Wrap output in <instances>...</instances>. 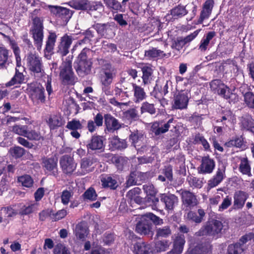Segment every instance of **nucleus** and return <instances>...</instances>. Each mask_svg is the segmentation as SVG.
<instances>
[{
  "mask_svg": "<svg viewBox=\"0 0 254 254\" xmlns=\"http://www.w3.org/2000/svg\"><path fill=\"white\" fill-rule=\"evenodd\" d=\"M111 160L118 170H122L127 166L128 159L127 157L114 155L112 157Z\"/></svg>",
  "mask_w": 254,
  "mask_h": 254,
  "instance_id": "c85d7f7f",
  "label": "nucleus"
},
{
  "mask_svg": "<svg viewBox=\"0 0 254 254\" xmlns=\"http://www.w3.org/2000/svg\"><path fill=\"white\" fill-rule=\"evenodd\" d=\"M222 95L228 100L230 103H235L238 101V95L235 93H230L227 89L226 90V92Z\"/></svg>",
  "mask_w": 254,
  "mask_h": 254,
  "instance_id": "338daca9",
  "label": "nucleus"
},
{
  "mask_svg": "<svg viewBox=\"0 0 254 254\" xmlns=\"http://www.w3.org/2000/svg\"><path fill=\"white\" fill-rule=\"evenodd\" d=\"M57 35L54 32H50L46 41L45 50L48 53L51 52L54 48L56 41Z\"/></svg>",
  "mask_w": 254,
  "mask_h": 254,
  "instance_id": "ea45409f",
  "label": "nucleus"
},
{
  "mask_svg": "<svg viewBox=\"0 0 254 254\" xmlns=\"http://www.w3.org/2000/svg\"><path fill=\"white\" fill-rule=\"evenodd\" d=\"M93 28L102 37L109 38L114 35L113 27L109 23H97L93 26Z\"/></svg>",
  "mask_w": 254,
  "mask_h": 254,
  "instance_id": "4468645a",
  "label": "nucleus"
},
{
  "mask_svg": "<svg viewBox=\"0 0 254 254\" xmlns=\"http://www.w3.org/2000/svg\"><path fill=\"white\" fill-rule=\"evenodd\" d=\"M72 56H68L60 66V76L65 84H69L73 81V72L72 69Z\"/></svg>",
  "mask_w": 254,
  "mask_h": 254,
  "instance_id": "39448f33",
  "label": "nucleus"
},
{
  "mask_svg": "<svg viewBox=\"0 0 254 254\" xmlns=\"http://www.w3.org/2000/svg\"><path fill=\"white\" fill-rule=\"evenodd\" d=\"M143 189L147 195L154 196L157 193V190L155 189L153 185L150 183L143 185Z\"/></svg>",
  "mask_w": 254,
  "mask_h": 254,
  "instance_id": "e2e57ef3",
  "label": "nucleus"
},
{
  "mask_svg": "<svg viewBox=\"0 0 254 254\" xmlns=\"http://www.w3.org/2000/svg\"><path fill=\"white\" fill-rule=\"evenodd\" d=\"M134 251L136 254H151V245L144 242L136 243L134 246Z\"/></svg>",
  "mask_w": 254,
  "mask_h": 254,
  "instance_id": "5701e85b",
  "label": "nucleus"
},
{
  "mask_svg": "<svg viewBox=\"0 0 254 254\" xmlns=\"http://www.w3.org/2000/svg\"><path fill=\"white\" fill-rule=\"evenodd\" d=\"M215 35L216 33L214 31L209 32L201 40L198 49L201 52H205L207 49L210 41L212 40Z\"/></svg>",
  "mask_w": 254,
  "mask_h": 254,
  "instance_id": "2f4dec72",
  "label": "nucleus"
},
{
  "mask_svg": "<svg viewBox=\"0 0 254 254\" xmlns=\"http://www.w3.org/2000/svg\"><path fill=\"white\" fill-rule=\"evenodd\" d=\"M89 52V49L84 48L74 63V67L77 74L80 76H84L89 74L91 71L92 63L87 57V53Z\"/></svg>",
  "mask_w": 254,
  "mask_h": 254,
  "instance_id": "f03ea898",
  "label": "nucleus"
},
{
  "mask_svg": "<svg viewBox=\"0 0 254 254\" xmlns=\"http://www.w3.org/2000/svg\"><path fill=\"white\" fill-rule=\"evenodd\" d=\"M187 180L190 186L191 187L200 189L202 187V180L196 177L190 176L188 177Z\"/></svg>",
  "mask_w": 254,
  "mask_h": 254,
  "instance_id": "864d4df0",
  "label": "nucleus"
},
{
  "mask_svg": "<svg viewBox=\"0 0 254 254\" xmlns=\"http://www.w3.org/2000/svg\"><path fill=\"white\" fill-rule=\"evenodd\" d=\"M29 94L32 101L37 104H43L46 101L45 89L40 84L32 86L29 89Z\"/></svg>",
  "mask_w": 254,
  "mask_h": 254,
  "instance_id": "6e6552de",
  "label": "nucleus"
},
{
  "mask_svg": "<svg viewBox=\"0 0 254 254\" xmlns=\"http://www.w3.org/2000/svg\"><path fill=\"white\" fill-rule=\"evenodd\" d=\"M198 215L193 211H190L188 213L187 218L190 221L200 223L202 222L203 218L205 215V212L203 209H199L197 211Z\"/></svg>",
  "mask_w": 254,
  "mask_h": 254,
  "instance_id": "cd10ccee",
  "label": "nucleus"
},
{
  "mask_svg": "<svg viewBox=\"0 0 254 254\" xmlns=\"http://www.w3.org/2000/svg\"><path fill=\"white\" fill-rule=\"evenodd\" d=\"M104 121L107 129L110 132H114L121 127V125L118 120L110 114L104 115Z\"/></svg>",
  "mask_w": 254,
  "mask_h": 254,
  "instance_id": "a211bd4d",
  "label": "nucleus"
},
{
  "mask_svg": "<svg viewBox=\"0 0 254 254\" xmlns=\"http://www.w3.org/2000/svg\"><path fill=\"white\" fill-rule=\"evenodd\" d=\"M10 152L15 158H20L25 153V150L20 146H14L10 148Z\"/></svg>",
  "mask_w": 254,
  "mask_h": 254,
  "instance_id": "bf43d9fd",
  "label": "nucleus"
},
{
  "mask_svg": "<svg viewBox=\"0 0 254 254\" xmlns=\"http://www.w3.org/2000/svg\"><path fill=\"white\" fill-rule=\"evenodd\" d=\"M215 166L213 159L209 157H203L201 160V163L198 168L199 173L205 174L211 173Z\"/></svg>",
  "mask_w": 254,
  "mask_h": 254,
  "instance_id": "f8f14e48",
  "label": "nucleus"
},
{
  "mask_svg": "<svg viewBox=\"0 0 254 254\" xmlns=\"http://www.w3.org/2000/svg\"><path fill=\"white\" fill-rule=\"evenodd\" d=\"M135 84L129 82L126 80L125 78L122 79L120 82L117 83V85H120L123 89L124 92L127 93L128 90L133 88V85Z\"/></svg>",
  "mask_w": 254,
  "mask_h": 254,
  "instance_id": "13d9d810",
  "label": "nucleus"
},
{
  "mask_svg": "<svg viewBox=\"0 0 254 254\" xmlns=\"http://www.w3.org/2000/svg\"><path fill=\"white\" fill-rule=\"evenodd\" d=\"M26 62L28 69L34 73L41 72L42 58L36 52L28 53L26 56Z\"/></svg>",
  "mask_w": 254,
  "mask_h": 254,
  "instance_id": "423d86ee",
  "label": "nucleus"
},
{
  "mask_svg": "<svg viewBox=\"0 0 254 254\" xmlns=\"http://www.w3.org/2000/svg\"><path fill=\"white\" fill-rule=\"evenodd\" d=\"M54 254H70L69 251L62 244H58L54 249Z\"/></svg>",
  "mask_w": 254,
  "mask_h": 254,
  "instance_id": "774afa93",
  "label": "nucleus"
},
{
  "mask_svg": "<svg viewBox=\"0 0 254 254\" xmlns=\"http://www.w3.org/2000/svg\"><path fill=\"white\" fill-rule=\"evenodd\" d=\"M124 116L127 120L136 119L138 117V112L135 108L130 109L124 112Z\"/></svg>",
  "mask_w": 254,
  "mask_h": 254,
  "instance_id": "680f3d73",
  "label": "nucleus"
},
{
  "mask_svg": "<svg viewBox=\"0 0 254 254\" xmlns=\"http://www.w3.org/2000/svg\"><path fill=\"white\" fill-rule=\"evenodd\" d=\"M42 160V165L45 173L55 177L58 176V158L56 157H44Z\"/></svg>",
  "mask_w": 254,
  "mask_h": 254,
  "instance_id": "0eeeda50",
  "label": "nucleus"
},
{
  "mask_svg": "<svg viewBox=\"0 0 254 254\" xmlns=\"http://www.w3.org/2000/svg\"><path fill=\"white\" fill-rule=\"evenodd\" d=\"M18 180L19 183H21L23 187L30 188L33 185V180L29 175H24L19 177Z\"/></svg>",
  "mask_w": 254,
  "mask_h": 254,
  "instance_id": "5fc2aeb1",
  "label": "nucleus"
},
{
  "mask_svg": "<svg viewBox=\"0 0 254 254\" xmlns=\"http://www.w3.org/2000/svg\"><path fill=\"white\" fill-rule=\"evenodd\" d=\"M140 110L142 114L147 112L151 115H153L156 113V109L154 107V104H150L147 102H143L142 104Z\"/></svg>",
  "mask_w": 254,
  "mask_h": 254,
  "instance_id": "8fccbe9b",
  "label": "nucleus"
},
{
  "mask_svg": "<svg viewBox=\"0 0 254 254\" xmlns=\"http://www.w3.org/2000/svg\"><path fill=\"white\" fill-rule=\"evenodd\" d=\"M137 172L136 171H132L130 173L126 181V185L127 187H130L136 185L137 180Z\"/></svg>",
  "mask_w": 254,
  "mask_h": 254,
  "instance_id": "69168bd1",
  "label": "nucleus"
},
{
  "mask_svg": "<svg viewBox=\"0 0 254 254\" xmlns=\"http://www.w3.org/2000/svg\"><path fill=\"white\" fill-rule=\"evenodd\" d=\"M85 199H89L91 201L96 200L97 195L94 189L90 188L86 190L83 194Z\"/></svg>",
  "mask_w": 254,
  "mask_h": 254,
  "instance_id": "052dcab7",
  "label": "nucleus"
},
{
  "mask_svg": "<svg viewBox=\"0 0 254 254\" xmlns=\"http://www.w3.org/2000/svg\"><path fill=\"white\" fill-rule=\"evenodd\" d=\"M210 86L212 90L220 95L225 94L228 89L221 80L218 79L212 81L210 83Z\"/></svg>",
  "mask_w": 254,
  "mask_h": 254,
  "instance_id": "393cba45",
  "label": "nucleus"
},
{
  "mask_svg": "<svg viewBox=\"0 0 254 254\" xmlns=\"http://www.w3.org/2000/svg\"><path fill=\"white\" fill-rule=\"evenodd\" d=\"M239 170L244 175H246L248 176H252L251 168L248 163V160L246 159H244L241 160L240 164Z\"/></svg>",
  "mask_w": 254,
  "mask_h": 254,
  "instance_id": "de8ad7c7",
  "label": "nucleus"
},
{
  "mask_svg": "<svg viewBox=\"0 0 254 254\" xmlns=\"http://www.w3.org/2000/svg\"><path fill=\"white\" fill-rule=\"evenodd\" d=\"M43 19L38 17L34 18L31 32L33 35L34 44L39 51L41 49L43 44Z\"/></svg>",
  "mask_w": 254,
  "mask_h": 254,
  "instance_id": "7ed1b4c3",
  "label": "nucleus"
},
{
  "mask_svg": "<svg viewBox=\"0 0 254 254\" xmlns=\"http://www.w3.org/2000/svg\"><path fill=\"white\" fill-rule=\"evenodd\" d=\"M104 139L102 136L94 135L86 145L88 151H102L104 148Z\"/></svg>",
  "mask_w": 254,
  "mask_h": 254,
  "instance_id": "9d476101",
  "label": "nucleus"
},
{
  "mask_svg": "<svg viewBox=\"0 0 254 254\" xmlns=\"http://www.w3.org/2000/svg\"><path fill=\"white\" fill-rule=\"evenodd\" d=\"M74 232L77 239L84 241L88 233L86 224L83 222L78 223L76 225Z\"/></svg>",
  "mask_w": 254,
  "mask_h": 254,
  "instance_id": "412c9836",
  "label": "nucleus"
},
{
  "mask_svg": "<svg viewBox=\"0 0 254 254\" xmlns=\"http://www.w3.org/2000/svg\"><path fill=\"white\" fill-rule=\"evenodd\" d=\"M183 204L190 208L196 206L198 203L196 196L192 192L188 190H183L181 193Z\"/></svg>",
  "mask_w": 254,
  "mask_h": 254,
  "instance_id": "dca6fc26",
  "label": "nucleus"
},
{
  "mask_svg": "<svg viewBox=\"0 0 254 254\" xmlns=\"http://www.w3.org/2000/svg\"><path fill=\"white\" fill-rule=\"evenodd\" d=\"M160 200L165 205V208L168 210H172L177 205L178 198L174 194H162Z\"/></svg>",
  "mask_w": 254,
  "mask_h": 254,
  "instance_id": "6ab92c4d",
  "label": "nucleus"
},
{
  "mask_svg": "<svg viewBox=\"0 0 254 254\" xmlns=\"http://www.w3.org/2000/svg\"><path fill=\"white\" fill-rule=\"evenodd\" d=\"M174 103L173 105L174 108L176 109H184L187 107L189 97L186 92L179 93L174 98Z\"/></svg>",
  "mask_w": 254,
  "mask_h": 254,
  "instance_id": "f3484780",
  "label": "nucleus"
},
{
  "mask_svg": "<svg viewBox=\"0 0 254 254\" xmlns=\"http://www.w3.org/2000/svg\"><path fill=\"white\" fill-rule=\"evenodd\" d=\"M188 12L185 6L179 5L171 10V14L174 18H178L185 15Z\"/></svg>",
  "mask_w": 254,
  "mask_h": 254,
  "instance_id": "79ce46f5",
  "label": "nucleus"
},
{
  "mask_svg": "<svg viewBox=\"0 0 254 254\" xmlns=\"http://www.w3.org/2000/svg\"><path fill=\"white\" fill-rule=\"evenodd\" d=\"M66 127L70 130H77L82 129L83 126L79 120L73 119L67 123Z\"/></svg>",
  "mask_w": 254,
  "mask_h": 254,
  "instance_id": "4d7b16f0",
  "label": "nucleus"
},
{
  "mask_svg": "<svg viewBox=\"0 0 254 254\" xmlns=\"http://www.w3.org/2000/svg\"><path fill=\"white\" fill-rule=\"evenodd\" d=\"M173 119H170L167 123L158 127L157 124H154L152 126L153 131L156 135H159L167 132L170 127V124L173 123Z\"/></svg>",
  "mask_w": 254,
  "mask_h": 254,
  "instance_id": "f704fd0d",
  "label": "nucleus"
},
{
  "mask_svg": "<svg viewBox=\"0 0 254 254\" xmlns=\"http://www.w3.org/2000/svg\"><path fill=\"white\" fill-rule=\"evenodd\" d=\"M169 247V241L166 240L158 241L155 244V248L159 252L166 251Z\"/></svg>",
  "mask_w": 254,
  "mask_h": 254,
  "instance_id": "6e6d98bb",
  "label": "nucleus"
},
{
  "mask_svg": "<svg viewBox=\"0 0 254 254\" xmlns=\"http://www.w3.org/2000/svg\"><path fill=\"white\" fill-rule=\"evenodd\" d=\"M244 251V249L236 243L228 246L227 253L228 254H241Z\"/></svg>",
  "mask_w": 254,
  "mask_h": 254,
  "instance_id": "603ef678",
  "label": "nucleus"
},
{
  "mask_svg": "<svg viewBox=\"0 0 254 254\" xmlns=\"http://www.w3.org/2000/svg\"><path fill=\"white\" fill-rule=\"evenodd\" d=\"M38 206L39 204L38 203H32L28 205H24L21 208L19 213L22 215H28L37 211L38 209Z\"/></svg>",
  "mask_w": 254,
  "mask_h": 254,
  "instance_id": "58836bf2",
  "label": "nucleus"
},
{
  "mask_svg": "<svg viewBox=\"0 0 254 254\" xmlns=\"http://www.w3.org/2000/svg\"><path fill=\"white\" fill-rule=\"evenodd\" d=\"M26 137L31 140H40L41 139H43L39 130L32 129L31 127H28V131L26 135Z\"/></svg>",
  "mask_w": 254,
  "mask_h": 254,
  "instance_id": "a19ab883",
  "label": "nucleus"
},
{
  "mask_svg": "<svg viewBox=\"0 0 254 254\" xmlns=\"http://www.w3.org/2000/svg\"><path fill=\"white\" fill-rule=\"evenodd\" d=\"M101 181L102 186L104 188H109L112 190H115L118 187L117 180L108 175L103 176L101 179Z\"/></svg>",
  "mask_w": 254,
  "mask_h": 254,
  "instance_id": "bb28decb",
  "label": "nucleus"
},
{
  "mask_svg": "<svg viewBox=\"0 0 254 254\" xmlns=\"http://www.w3.org/2000/svg\"><path fill=\"white\" fill-rule=\"evenodd\" d=\"M60 164L63 172L67 175L71 174L76 168V163L74 162L73 157L68 155L61 157Z\"/></svg>",
  "mask_w": 254,
  "mask_h": 254,
  "instance_id": "1a4fd4ad",
  "label": "nucleus"
},
{
  "mask_svg": "<svg viewBox=\"0 0 254 254\" xmlns=\"http://www.w3.org/2000/svg\"><path fill=\"white\" fill-rule=\"evenodd\" d=\"M223 227V226L221 221L212 220L207 222L204 226L202 227L198 232L195 233V235L197 236H215L221 232Z\"/></svg>",
  "mask_w": 254,
  "mask_h": 254,
  "instance_id": "20e7f679",
  "label": "nucleus"
},
{
  "mask_svg": "<svg viewBox=\"0 0 254 254\" xmlns=\"http://www.w3.org/2000/svg\"><path fill=\"white\" fill-rule=\"evenodd\" d=\"M172 234V231L170 226L167 225L163 227L157 228L156 229L155 237L158 238H168Z\"/></svg>",
  "mask_w": 254,
  "mask_h": 254,
  "instance_id": "e433bc0d",
  "label": "nucleus"
},
{
  "mask_svg": "<svg viewBox=\"0 0 254 254\" xmlns=\"http://www.w3.org/2000/svg\"><path fill=\"white\" fill-rule=\"evenodd\" d=\"M133 90L135 103H139L145 99L146 95L143 88L134 84L133 85Z\"/></svg>",
  "mask_w": 254,
  "mask_h": 254,
  "instance_id": "473e14b6",
  "label": "nucleus"
},
{
  "mask_svg": "<svg viewBox=\"0 0 254 254\" xmlns=\"http://www.w3.org/2000/svg\"><path fill=\"white\" fill-rule=\"evenodd\" d=\"M96 162L95 159L84 157L80 162V168L78 169L77 173L80 175H85L92 172L94 167V164Z\"/></svg>",
  "mask_w": 254,
  "mask_h": 254,
  "instance_id": "9b49d317",
  "label": "nucleus"
},
{
  "mask_svg": "<svg viewBox=\"0 0 254 254\" xmlns=\"http://www.w3.org/2000/svg\"><path fill=\"white\" fill-rule=\"evenodd\" d=\"M241 126L243 129L254 132V120L249 114H246L242 117Z\"/></svg>",
  "mask_w": 254,
  "mask_h": 254,
  "instance_id": "4be33fe9",
  "label": "nucleus"
},
{
  "mask_svg": "<svg viewBox=\"0 0 254 254\" xmlns=\"http://www.w3.org/2000/svg\"><path fill=\"white\" fill-rule=\"evenodd\" d=\"M20 69L15 68V74L11 79L5 84L6 87L11 86L15 84H19L23 82L24 76Z\"/></svg>",
  "mask_w": 254,
  "mask_h": 254,
  "instance_id": "72a5a7b5",
  "label": "nucleus"
},
{
  "mask_svg": "<svg viewBox=\"0 0 254 254\" xmlns=\"http://www.w3.org/2000/svg\"><path fill=\"white\" fill-rule=\"evenodd\" d=\"M8 51L4 47H0V66H5L8 62Z\"/></svg>",
  "mask_w": 254,
  "mask_h": 254,
  "instance_id": "09e8293b",
  "label": "nucleus"
},
{
  "mask_svg": "<svg viewBox=\"0 0 254 254\" xmlns=\"http://www.w3.org/2000/svg\"><path fill=\"white\" fill-rule=\"evenodd\" d=\"M50 8L52 13L65 21L68 20L71 17V11L66 8L57 6H50Z\"/></svg>",
  "mask_w": 254,
  "mask_h": 254,
  "instance_id": "aec40b11",
  "label": "nucleus"
},
{
  "mask_svg": "<svg viewBox=\"0 0 254 254\" xmlns=\"http://www.w3.org/2000/svg\"><path fill=\"white\" fill-rule=\"evenodd\" d=\"M149 219L155 225H161L164 223L163 220L159 217L152 213H147L142 216L140 220L136 224L135 231L137 233L144 235L150 233L153 235L152 224Z\"/></svg>",
  "mask_w": 254,
  "mask_h": 254,
  "instance_id": "f257e3e1",
  "label": "nucleus"
},
{
  "mask_svg": "<svg viewBox=\"0 0 254 254\" xmlns=\"http://www.w3.org/2000/svg\"><path fill=\"white\" fill-rule=\"evenodd\" d=\"M72 37L70 35L65 34L61 39V41L58 46V52L62 56H66L69 52V49L72 42Z\"/></svg>",
  "mask_w": 254,
  "mask_h": 254,
  "instance_id": "ddd939ff",
  "label": "nucleus"
},
{
  "mask_svg": "<svg viewBox=\"0 0 254 254\" xmlns=\"http://www.w3.org/2000/svg\"><path fill=\"white\" fill-rule=\"evenodd\" d=\"M144 55L145 57L149 58H155L159 57H161L165 55L163 51L157 49L155 48H152L148 50L145 51Z\"/></svg>",
  "mask_w": 254,
  "mask_h": 254,
  "instance_id": "49530a36",
  "label": "nucleus"
},
{
  "mask_svg": "<svg viewBox=\"0 0 254 254\" xmlns=\"http://www.w3.org/2000/svg\"><path fill=\"white\" fill-rule=\"evenodd\" d=\"M244 102L250 109H254V94L248 91L243 94Z\"/></svg>",
  "mask_w": 254,
  "mask_h": 254,
  "instance_id": "a18cd8bd",
  "label": "nucleus"
},
{
  "mask_svg": "<svg viewBox=\"0 0 254 254\" xmlns=\"http://www.w3.org/2000/svg\"><path fill=\"white\" fill-rule=\"evenodd\" d=\"M111 144L115 148L118 149H123L127 148V143L125 140L120 139L118 137H114L111 141Z\"/></svg>",
  "mask_w": 254,
  "mask_h": 254,
  "instance_id": "3c124183",
  "label": "nucleus"
},
{
  "mask_svg": "<svg viewBox=\"0 0 254 254\" xmlns=\"http://www.w3.org/2000/svg\"><path fill=\"white\" fill-rule=\"evenodd\" d=\"M129 139L135 147L136 145L140 146L143 139V135L141 132L136 130L131 132L129 135Z\"/></svg>",
  "mask_w": 254,
  "mask_h": 254,
  "instance_id": "4c0bfd02",
  "label": "nucleus"
},
{
  "mask_svg": "<svg viewBox=\"0 0 254 254\" xmlns=\"http://www.w3.org/2000/svg\"><path fill=\"white\" fill-rule=\"evenodd\" d=\"M28 126L15 125L12 127L11 131L20 136L25 137L28 131Z\"/></svg>",
  "mask_w": 254,
  "mask_h": 254,
  "instance_id": "c03bdc74",
  "label": "nucleus"
},
{
  "mask_svg": "<svg viewBox=\"0 0 254 254\" xmlns=\"http://www.w3.org/2000/svg\"><path fill=\"white\" fill-rule=\"evenodd\" d=\"M225 167L222 165L217 169L215 175L208 181V185L209 188L217 186L225 177Z\"/></svg>",
  "mask_w": 254,
  "mask_h": 254,
  "instance_id": "2eb2a0df",
  "label": "nucleus"
},
{
  "mask_svg": "<svg viewBox=\"0 0 254 254\" xmlns=\"http://www.w3.org/2000/svg\"><path fill=\"white\" fill-rule=\"evenodd\" d=\"M185 242L186 241L184 235L177 234L175 235L173 246L183 250Z\"/></svg>",
  "mask_w": 254,
  "mask_h": 254,
  "instance_id": "37998d69",
  "label": "nucleus"
},
{
  "mask_svg": "<svg viewBox=\"0 0 254 254\" xmlns=\"http://www.w3.org/2000/svg\"><path fill=\"white\" fill-rule=\"evenodd\" d=\"M115 73L113 69H104L101 74L102 84L105 86H108L112 82Z\"/></svg>",
  "mask_w": 254,
  "mask_h": 254,
  "instance_id": "b1692460",
  "label": "nucleus"
},
{
  "mask_svg": "<svg viewBox=\"0 0 254 254\" xmlns=\"http://www.w3.org/2000/svg\"><path fill=\"white\" fill-rule=\"evenodd\" d=\"M248 194L242 191L236 192L234 195V205L236 208H242L248 198Z\"/></svg>",
  "mask_w": 254,
  "mask_h": 254,
  "instance_id": "a878e982",
  "label": "nucleus"
},
{
  "mask_svg": "<svg viewBox=\"0 0 254 254\" xmlns=\"http://www.w3.org/2000/svg\"><path fill=\"white\" fill-rule=\"evenodd\" d=\"M141 70L143 73L142 80L144 84H148L151 82L152 79L153 70L148 65H143L141 67Z\"/></svg>",
  "mask_w": 254,
  "mask_h": 254,
  "instance_id": "c756f323",
  "label": "nucleus"
},
{
  "mask_svg": "<svg viewBox=\"0 0 254 254\" xmlns=\"http://www.w3.org/2000/svg\"><path fill=\"white\" fill-rule=\"evenodd\" d=\"M70 5L72 8L77 10H88L89 6V0H72L70 1Z\"/></svg>",
  "mask_w": 254,
  "mask_h": 254,
  "instance_id": "7c9ffc66",
  "label": "nucleus"
},
{
  "mask_svg": "<svg viewBox=\"0 0 254 254\" xmlns=\"http://www.w3.org/2000/svg\"><path fill=\"white\" fill-rule=\"evenodd\" d=\"M47 122L51 129H55L63 125L61 117L57 115L51 116Z\"/></svg>",
  "mask_w": 254,
  "mask_h": 254,
  "instance_id": "c9c22d12",
  "label": "nucleus"
},
{
  "mask_svg": "<svg viewBox=\"0 0 254 254\" xmlns=\"http://www.w3.org/2000/svg\"><path fill=\"white\" fill-rule=\"evenodd\" d=\"M67 212L65 209H63L59 210L56 213L53 211L51 219L55 221L62 219L65 217Z\"/></svg>",
  "mask_w": 254,
  "mask_h": 254,
  "instance_id": "0e129e2a",
  "label": "nucleus"
}]
</instances>
